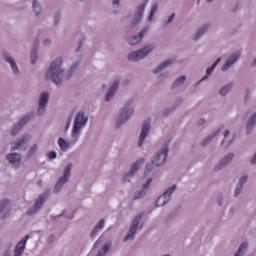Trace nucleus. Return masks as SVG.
Returning <instances> with one entry per match:
<instances>
[{
  "mask_svg": "<svg viewBox=\"0 0 256 256\" xmlns=\"http://www.w3.org/2000/svg\"><path fill=\"white\" fill-rule=\"evenodd\" d=\"M35 151H37V145H34V146L30 149V151H29L30 155H33V153H35Z\"/></svg>",
  "mask_w": 256,
  "mask_h": 256,
  "instance_id": "ea45409f",
  "label": "nucleus"
},
{
  "mask_svg": "<svg viewBox=\"0 0 256 256\" xmlns=\"http://www.w3.org/2000/svg\"><path fill=\"white\" fill-rule=\"evenodd\" d=\"M159 9V5L155 4L150 12V15L148 17V21H151V19H153V17H155V13H157V10Z\"/></svg>",
  "mask_w": 256,
  "mask_h": 256,
  "instance_id": "c85d7f7f",
  "label": "nucleus"
},
{
  "mask_svg": "<svg viewBox=\"0 0 256 256\" xmlns=\"http://www.w3.org/2000/svg\"><path fill=\"white\" fill-rule=\"evenodd\" d=\"M151 178H149L148 180H147V182H146V184H144V186H143V189H148L149 188V185H151Z\"/></svg>",
  "mask_w": 256,
  "mask_h": 256,
  "instance_id": "4c0bfd02",
  "label": "nucleus"
},
{
  "mask_svg": "<svg viewBox=\"0 0 256 256\" xmlns=\"http://www.w3.org/2000/svg\"><path fill=\"white\" fill-rule=\"evenodd\" d=\"M221 61V58H218L210 67L207 68L206 70V75H209L210 73H213L215 68L217 67V64Z\"/></svg>",
  "mask_w": 256,
  "mask_h": 256,
  "instance_id": "bb28decb",
  "label": "nucleus"
},
{
  "mask_svg": "<svg viewBox=\"0 0 256 256\" xmlns=\"http://www.w3.org/2000/svg\"><path fill=\"white\" fill-rule=\"evenodd\" d=\"M211 2H213V0H207V3H211Z\"/></svg>",
  "mask_w": 256,
  "mask_h": 256,
  "instance_id": "8fccbe9b",
  "label": "nucleus"
},
{
  "mask_svg": "<svg viewBox=\"0 0 256 256\" xmlns=\"http://www.w3.org/2000/svg\"><path fill=\"white\" fill-rule=\"evenodd\" d=\"M239 57H241V53H236L229 57L226 63L222 66V71H227V69L230 68L231 65H233L237 59H239Z\"/></svg>",
  "mask_w": 256,
  "mask_h": 256,
  "instance_id": "2eb2a0df",
  "label": "nucleus"
},
{
  "mask_svg": "<svg viewBox=\"0 0 256 256\" xmlns=\"http://www.w3.org/2000/svg\"><path fill=\"white\" fill-rule=\"evenodd\" d=\"M33 9L36 12V15H39V13H41V6L39 5V3H37L36 0L33 1Z\"/></svg>",
  "mask_w": 256,
  "mask_h": 256,
  "instance_id": "c756f323",
  "label": "nucleus"
},
{
  "mask_svg": "<svg viewBox=\"0 0 256 256\" xmlns=\"http://www.w3.org/2000/svg\"><path fill=\"white\" fill-rule=\"evenodd\" d=\"M233 161V153L228 154L224 159H222L218 166H216V170L223 169L225 165H229Z\"/></svg>",
  "mask_w": 256,
  "mask_h": 256,
  "instance_id": "aec40b11",
  "label": "nucleus"
},
{
  "mask_svg": "<svg viewBox=\"0 0 256 256\" xmlns=\"http://www.w3.org/2000/svg\"><path fill=\"white\" fill-rule=\"evenodd\" d=\"M245 183H247V176H242L236 186L235 197H239V195H241V191H243V185H245Z\"/></svg>",
  "mask_w": 256,
  "mask_h": 256,
  "instance_id": "a211bd4d",
  "label": "nucleus"
},
{
  "mask_svg": "<svg viewBox=\"0 0 256 256\" xmlns=\"http://www.w3.org/2000/svg\"><path fill=\"white\" fill-rule=\"evenodd\" d=\"M151 51H153V46H145L139 51L131 52L128 56V59L129 61H141V59H145V57H147Z\"/></svg>",
  "mask_w": 256,
  "mask_h": 256,
  "instance_id": "7ed1b4c3",
  "label": "nucleus"
},
{
  "mask_svg": "<svg viewBox=\"0 0 256 256\" xmlns=\"http://www.w3.org/2000/svg\"><path fill=\"white\" fill-rule=\"evenodd\" d=\"M229 145H231V142L228 143L227 147H229Z\"/></svg>",
  "mask_w": 256,
  "mask_h": 256,
  "instance_id": "603ef678",
  "label": "nucleus"
},
{
  "mask_svg": "<svg viewBox=\"0 0 256 256\" xmlns=\"http://www.w3.org/2000/svg\"><path fill=\"white\" fill-rule=\"evenodd\" d=\"M29 139H30L29 136H24L20 138L19 141H16L12 146V151H15V149H21L22 147H24L25 143H27Z\"/></svg>",
  "mask_w": 256,
  "mask_h": 256,
  "instance_id": "6ab92c4d",
  "label": "nucleus"
},
{
  "mask_svg": "<svg viewBox=\"0 0 256 256\" xmlns=\"http://www.w3.org/2000/svg\"><path fill=\"white\" fill-rule=\"evenodd\" d=\"M231 87H233L232 84L227 85L226 87L222 88V89L220 90V94H222V95H227V93H229V91H231Z\"/></svg>",
  "mask_w": 256,
  "mask_h": 256,
  "instance_id": "2f4dec72",
  "label": "nucleus"
},
{
  "mask_svg": "<svg viewBox=\"0 0 256 256\" xmlns=\"http://www.w3.org/2000/svg\"><path fill=\"white\" fill-rule=\"evenodd\" d=\"M145 33H147V29H143L137 36L129 38L128 43H130V45H137L138 43H141V39H143Z\"/></svg>",
  "mask_w": 256,
  "mask_h": 256,
  "instance_id": "dca6fc26",
  "label": "nucleus"
},
{
  "mask_svg": "<svg viewBox=\"0 0 256 256\" xmlns=\"http://www.w3.org/2000/svg\"><path fill=\"white\" fill-rule=\"evenodd\" d=\"M58 145L62 151L69 149V142L65 141L63 138H59Z\"/></svg>",
  "mask_w": 256,
  "mask_h": 256,
  "instance_id": "a878e982",
  "label": "nucleus"
},
{
  "mask_svg": "<svg viewBox=\"0 0 256 256\" xmlns=\"http://www.w3.org/2000/svg\"><path fill=\"white\" fill-rule=\"evenodd\" d=\"M71 167L72 165L69 164L63 173V177H61L58 181L57 184L55 186V191L56 193H59V191H61V187H63V185H65V183H67V181H69V177H71Z\"/></svg>",
  "mask_w": 256,
  "mask_h": 256,
  "instance_id": "423d86ee",
  "label": "nucleus"
},
{
  "mask_svg": "<svg viewBox=\"0 0 256 256\" xmlns=\"http://www.w3.org/2000/svg\"><path fill=\"white\" fill-rule=\"evenodd\" d=\"M27 241H29V235H26L20 242H18V244H17V246L15 247V250H14V256L23 255V251H25Z\"/></svg>",
  "mask_w": 256,
  "mask_h": 256,
  "instance_id": "9b49d317",
  "label": "nucleus"
},
{
  "mask_svg": "<svg viewBox=\"0 0 256 256\" xmlns=\"http://www.w3.org/2000/svg\"><path fill=\"white\" fill-rule=\"evenodd\" d=\"M207 31L206 28H202L200 30H198L195 34V37H194V41H197V39H199V37H201V35H203V33Z\"/></svg>",
  "mask_w": 256,
  "mask_h": 256,
  "instance_id": "72a5a7b5",
  "label": "nucleus"
},
{
  "mask_svg": "<svg viewBox=\"0 0 256 256\" xmlns=\"http://www.w3.org/2000/svg\"><path fill=\"white\" fill-rule=\"evenodd\" d=\"M131 115H133V109L129 107V104H126L125 107H123L122 109L120 118L118 119V125H123V123H125V121H127V119L131 117Z\"/></svg>",
  "mask_w": 256,
  "mask_h": 256,
  "instance_id": "6e6552de",
  "label": "nucleus"
},
{
  "mask_svg": "<svg viewBox=\"0 0 256 256\" xmlns=\"http://www.w3.org/2000/svg\"><path fill=\"white\" fill-rule=\"evenodd\" d=\"M5 205H9V199H5L1 201L0 213L1 211H3V207H5Z\"/></svg>",
  "mask_w": 256,
  "mask_h": 256,
  "instance_id": "e433bc0d",
  "label": "nucleus"
},
{
  "mask_svg": "<svg viewBox=\"0 0 256 256\" xmlns=\"http://www.w3.org/2000/svg\"><path fill=\"white\" fill-rule=\"evenodd\" d=\"M63 61L61 58L56 59L50 64L48 72L46 74L47 79H53L56 85H61V75L63 70L61 69Z\"/></svg>",
  "mask_w": 256,
  "mask_h": 256,
  "instance_id": "f257e3e1",
  "label": "nucleus"
},
{
  "mask_svg": "<svg viewBox=\"0 0 256 256\" xmlns=\"http://www.w3.org/2000/svg\"><path fill=\"white\" fill-rule=\"evenodd\" d=\"M167 153H169V147L167 144H164L162 150L153 158L152 164L146 166V173H149L153 169V165L154 167H161L167 161Z\"/></svg>",
  "mask_w": 256,
  "mask_h": 256,
  "instance_id": "f03ea898",
  "label": "nucleus"
},
{
  "mask_svg": "<svg viewBox=\"0 0 256 256\" xmlns=\"http://www.w3.org/2000/svg\"><path fill=\"white\" fill-rule=\"evenodd\" d=\"M120 1H121V0H114V1H113V5H118V6H119Z\"/></svg>",
  "mask_w": 256,
  "mask_h": 256,
  "instance_id": "a18cd8bd",
  "label": "nucleus"
},
{
  "mask_svg": "<svg viewBox=\"0 0 256 256\" xmlns=\"http://www.w3.org/2000/svg\"><path fill=\"white\" fill-rule=\"evenodd\" d=\"M173 61L172 60H166L165 62H163L162 64H160L155 70L154 73H161V71H163V69H165L166 67H169V65H172Z\"/></svg>",
  "mask_w": 256,
  "mask_h": 256,
  "instance_id": "393cba45",
  "label": "nucleus"
},
{
  "mask_svg": "<svg viewBox=\"0 0 256 256\" xmlns=\"http://www.w3.org/2000/svg\"><path fill=\"white\" fill-rule=\"evenodd\" d=\"M37 61V52L36 50H34L32 53H31V63L32 65H35V62Z\"/></svg>",
  "mask_w": 256,
  "mask_h": 256,
  "instance_id": "f704fd0d",
  "label": "nucleus"
},
{
  "mask_svg": "<svg viewBox=\"0 0 256 256\" xmlns=\"http://www.w3.org/2000/svg\"><path fill=\"white\" fill-rule=\"evenodd\" d=\"M141 219H143V214L136 216V219L132 221V225L129 229L128 234L124 238V241H129V239H133V237L135 236V233H137V229L139 227V221H141Z\"/></svg>",
  "mask_w": 256,
  "mask_h": 256,
  "instance_id": "0eeeda50",
  "label": "nucleus"
},
{
  "mask_svg": "<svg viewBox=\"0 0 256 256\" xmlns=\"http://www.w3.org/2000/svg\"><path fill=\"white\" fill-rule=\"evenodd\" d=\"M205 79H207V77H204V78L202 79V81H205Z\"/></svg>",
  "mask_w": 256,
  "mask_h": 256,
  "instance_id": "3c124183",
  "label": "nucleus"
},
{
  "mask_svg": "<svg viewBox=\"0 0 256 256\" xmlns=\"http://www.w3.org/2000/svg\"><path fill=\"white\" fill-rule=\"evenodd\" d=\"M70 71H75V65L72 66V68L70 69Z\"/></svg>",
  "mask_w": 256,
  "mask_h": 256,
  "instance_id": "de8ad7c7",
  "label": "nucleus"
},
{
  "mask_svg": "<svg viewBox=\"0 0 256 256\" xmlns=\"http://www.w3.org/2000/svg\"><path fill=\"white\" fill-rule=\"evenodd\" d=\"M141 197H143V191H141L139 194H136L134 199H141Z\"/></svg>",
  "mask_w": 256,
  "mask_h": 256,
  "instance_id": "79ce46f5",
  "label": "nucleus"
},
{
  "mask_svg": "<svg viewBox=\"0 0 256 256\" xmlns=\"http://www.w3.org/2000/svg\"><path fill=\"white\" fill-rule=\"evenodd\" d=\"M245 249H247V243L241 244L237 253L234 256H241L242 251H245Z\"/></svg>",
  "mask_w": 256,
  "mask_h": 256,
  "instance_id": "473e14b6",
  "label": "nucleus"
},
{
  "mask_svg": "<svg viewBox=\"0 0 256 256\" xmlns=\"http://www.w3.org/2000/svg\"><path fill=\"white\" fill-rule=\"evenodd\" d=\"M149 129H151V122L150 121L144 122V124L142 126V131H141L140 137H139V143H138L139 147L143 146V142L145 141V138L149 134Z\"/></svg>",
  "mask_w": 256,
  "mask_h": 256,
  "instance_id": "9d476101",
  "label": "nucleus"
},
{
  "mask_svg": "<svg viewBox=\"0 0 256 256\" xmlns=\"http://www.w3.org/2000/svg\"><path fill=\"white\" fill-rule=\"evenodd\" d=\"M105 227V220L101 219L98 224L96 225V227L94 228V230L91 233V237H97V233H99V231H101V229Z\"/></svg>",
  "mask_w": 256,
  "mask_h": 256,
  "instance_id": "5701e85b",
  "label": "nucleus"
},
{
  "mask_svg": "<svg viewBox=\"0 0 256 256\" xmlns=\"http://www.w3.org/2000/svg\"><path fill=\"white\" fill-rule=\"evenodd\" d=\"M48 159H57V152L55 151L48 152Z\"/></svg>",
  "mask_w": 256,
  "mask_h": 256,
  "instance_id": "c9c22d12",
  "label": "nucleus"
},
{
  "mask_svg": "<svg viewBox=\"0 0 256 256\" xmlns=\"http://www.w3.org/2000/svg\"><path fill=\"white\" fill-rule=\"evenodd\" d=\"M144 11H145V4H142L138 8V12H137L138 20L141 19V17H143V12Z\"/></svg>",
  "mask_w": 256,
  "mask_h": 256,
  "instance_id": "7c9ffc66",
  "label": "nucleus"
},
{
  "mask_svg": "<svg viewBox=\"0 0 256 256\" xmlns=\"http://www.w3.org/2000/svg\"><path fill=\"white\" fill-rule=\"evenodd\" d=\"M173 19H175V14H172V15L169 17L167 23H171V21H173Z\"/></svg>",
  "mask_w": 256,
  "mask_h": 256,
  "instance_id": "c03bdc74",
  "label": "nucleus"
},
{
  "mask_svg": "<svg viewBox=\"0 0 256 256\" xmlns=\"http://www.w3.org/2000/svg\"><path fill=\"white\" fill-rule=\"evenodd\" d=\"M29 121V116H24L20 122L14 127V129L11 131V135L15 136L21 129H23V125Z\"/></svg>",
  "mask_w": 256,
  "mask_h": 256,
  "instance_id": "f3484780",
  "label": "nucleus"
},
{
  "mask_svg": "<svg viewBox=\"0 0 256 256\" xmlns=\"http://www.w3.org/2000/svg\"><path fill=\"white\" fill-rule=\"evenodd\" d=\"M48 197L49 195L47 193L40 195L35 202V207L32 210H28L27 215H33V213H35L38 209H41V207H43V203L47 201Z\"/></svg>",
  "mask_w": 256,
  "mask_h": 256,
  "instance_id": "1a4fd4ad",
  "label": "nucleus"
},
{
  "mask_svg": "<svg viewBox=\"0 0 256 256\" xmlns=\"http://www.w3.org/2000/svg\"><path fill=\"white\" fill-rule=\"evenodd\" d=\"M255 124H256V112H254L251 115L250 120L248 121V123L246 125V129H247L248 133H249V131H251V129H253Z\"/></svg>",
  "mask_w": 256,
  "mask_h": 256,
  "instance_id": "b1692460",
  "label": "nucleus"
},
{
  "mask_svg": "<svg viewBox=\"0 0 256 256\" xmlns=\"http://www.w3.org/2000/svg\"><path fill=\"white\" fill-rule=\"evenodd\" d=\"M6 159L11 165H14V167H19L21 163V155L17 153H10L6 156Z\"/></svg>",
  "mask_w": 256,
  "mask_h": 256,
  "instance_id": "4468645a",
  "label": "nucleus"
},
{
  "mask_svg": "<svg viewBox=\"0 0 256 256\" xmlns=\"http://www.w3.org/2000/svg\"><path fill=\"white\" fill-rule=\"evenodd\" d=\"M45 45H51V40H46Z\"/></svg>",
  "mask_w": 256,
  "mask_h": 256,
  "instance_id": "49530a36",
  "label": "nucleus"
},
{
  "mask_svg": "<svg viewBox=\"0 0 256 256\" xmlns=\"http://www.w3.org/2000/svg\"><path fill=\"white\" fill-rule=\"evenodd\" d=\"M203 123H205V119L201 120L200 125H203Z\"/></svg>",
  "mask_w": 256,
  "mask_h": 256,
  "instance_id": "09e8293b",
  "label": "nucleus"
},
{
  "mask_svg": "<svg viewBox=\"0 0 256 256\" xmlns=\"http://www.w3.org/2000/svg\"><path fill=\"white\" fill-rule=\"evenodd\" d=\"M48 101L49 94L47 92L42 93L39 100L38 115H42V113H45V105H47Z\"/></svg>",
  "mask_w": 256,
  "mask_h": 256,
  "instance_id": "f8f14e48",
  "label": "nucleus"
},
{
  "mask_svg": "<svg viewBox=\"0 0 256 256\" xmlns=\"http://www.w3.org/2000/svg\"><path fill=\"white\" fill-rule=\"evenodd\" d=\"M87 123V118L83 115V112H79L76 116L74 127H73V137L79 135V131H81V127Z\"/></svg>",
  "mask_w": 256,
  "mask_h": 256,
  "instance_id": "39448f33",
  "label": "nucleus"
},
{
  "mask_svg": "<svg viewBox=\"0 0 256 256\" xmlns=\"http://www.w3.org/2000/svg\"><path fill=\"white\" fill-rule=\"evenodd\" d=\"M143 163H145L144 159H140L136 163H134L131 166L130 172L124 177V181H129V177H133V175L137 173V170L141 167V165H143Z\"/></svg>",
  "mask_w": 256,
  "mask_h": 256,
  "instance_id": "ddd939ff",
  "label": "nucleus"
},
{
  "mask_svg": "<svg viewBox=\"0 0 256 256\" xmlns=\"http://www.w3.org/2000/svg\"><path fill=\"white\" fill-rule=\"evenodd\" d=\"M211 139H213V136H212V137H207V138L202 142V145H207L208 141H210Z\"/></svg>",
  "mask_w": 256,
  "mask_h": 256,
  "instance_id": "a19ab883",
  "label": "nucleus"
},
{
  "mask_svg": "<svg viewBox=\"0 0 256 256\" xmlns=\"http://www.w3.org/2000/svg\"><path fill=\"white\" fill-rule=\"evenodd\" d=\"M187 77L185 76H180L173 84V87H179L183 85L186 81Z\"/></svg>",
  "mask_w": 256,
  "mask_h": 256,
  "instance_id": "cd10ccee",
  "label": "nucleus"
},
{
  "mask_svg": "<svg viewBox=\"0 0 256 256\" xmlns=\"http://www.w3.org/2000/svg\"><path fill=\"white\" fill-rule=\"evenodd\" d=\"M175 189H177V185H173L166 192H164L163 195L157 199L155 206L164 207V205H167L171 199V195L175 193Z\"/></svg>",
  "mask_w": 256,
  "mask_h": 256,
  "instance_id": "20e7f679",
  "label": "nucleus"
},
{
  "mask_svg": "<svg viewBox=\"0 0 256 256\" xmlns=\"http://www.w3.org/2000/svg\"><path fill=\"white\" fill-rule=\"evenodd\" d=\"M229 136V131H226L224 133V140L222 141V145H224V143L227 141V137Z\"/></svg>",
  "mask_w": 256,
  "mask_h": 256,
  "instance_id": "58836bf2",
  "label": "nucleus"
},
{
  "mask_svg": "<svg viewBox=\"0 0 256 256\" xmlns=\"http://www.w3.org/2000/svg\"><path fill=\"white\" fill-rule=\"evenodd\" d=\"M117 89H119V81L114 82L112 87L109 89L108 93L106 94V101H110L113 95H115Z\"/></svg>",
  "mask_w": 256,
  "mask_h": 256,
  "instance_id": "4be33fe9",
  "label": "nucleus"
},
{
  "mask_svg": "<svg viewBox=\"0 0 256 256\" xmlns=\"http://www.w3.org/2000/svg\"><path fill=\"white\" fill-rule=\"evenodd\" d=\"M3 59L6 63L10 64V67H11L13 73H19V68L17 67V64L15 63V60H13V58H11L7 55H4Z\"/></svg>",
  "mask_w": 256,
  "mask_h": 256,
  "instance_id": "412c9836",
  "label": "nucleus"
},
{
  "mask_svg": "<svg viewBox=\"0 0 256 256\" xmlns=\"http://www.w3.org/2000/svg\"><path fill=\"white\" fill-rule=\"evenodd\" d=\"M99 245H101V240H97L94 244V249H97V247H99Z\"/></svg>",
  "mask_w": 256,
  "mask_h": 256,
  "instance_id": "37998d69",
  "label": "nucleus"
}]
</instances>
